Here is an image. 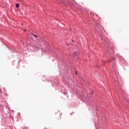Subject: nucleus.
Instances as JSON below:
<instances>
[{
  "label": "nucleus",
  "instance_id": "3",
  "mask_svg": "<svg viewBox=\"0 0 129 129\" xmlns=\"http://www.w3.org/2000/svg\"><path fill=\"white\" fill-rule=\"evenodd\" d=\"M32 35H33V36L35 38H38V36H37L36 35L33 34V33H32Z\"/></svg>",
  "mask_w": 129,
  "mask_h": 129
},
{
  "label": "nucleus",
  "instance_id": "6",
  "mask_svg": "<svg viewBox=\"0 0 129 129\" xmlns=\"http://www.w3.org/2000/svg\"><path fill=\"white\" fill-rule=\"evenodd\" d=\"M21 25H22V26H23V23Z\"/></svg>",
  "mask_w": 129,
  "mask_h": 129
},
{
  "label": "nucleus",
  "instance_id": "1",
  "mask_svg": "<svg viewBox=\"0 0 129 129\" xmlns=\"http://www.w3.org/2000/svg\"><path fill=\"white\" fill-rule=\"evenodd\" d=\"M73 56L75 58L76 57H77V56H78V55H79V52H74L73 53Z\"/></svg>",
  "mask_w": 129,
  "mask_h": 129
},
{
  "label": "nucleus",
  "instance_id": "5",
  "mask_svg": "<svg viewBox=\"0 0 129 129\" xmlns=\"http://www.w3.org/2000/svg\"><path fill=\"white\" fill-rule=\"evenodd\" d=\"M24 32H26V30H24Z\"/></svg>",
  "mask_w": 129,
  "mask_h": 129
},
{
  "label": "nucleus",
  "instance_id": "2",
  "mask_svg": "<svg viewBox=\"0 0 129 129\" xmlns=\"http://www.w3.org/2000/svg\"><path fill=\"white\" fill-rule=\"evenodd\" d=\"M16 8H19V7H20V4H16Z\"/></svg>",
  "mask_w": 129,
  "mask_h": 129
},
{
  "label": "nucleus",
  "instance_id": "4",
  "mask_svg": "<svg viewBox=\"0 0 129 129\" xmlns=\"http://www.w3.org/2000/svg\"><path fill=\"white\" fill-rule=\"evenodd\" d=\"M77 74H78V72H76V75H77Z\"/></svg>",
  "mask_w": 129,
  "mask_h": 129
}]
</instances>
